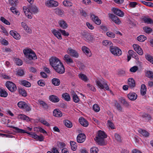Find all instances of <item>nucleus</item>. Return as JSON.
Segmentation results:
<instances>
[{
    "label": "nucleus",
    "mask_w": 153,
    "mask_h": 153,
    "mask_svg": "<svg viewBox=\"0 0 153 153\" xmlns=\"http://www.w3.org/2000/svg\"><path fill=\"white\" fill-rule=\"evenodd\" d=\"M8 127L10 128H13L15 130V131L17 133H27L31 135V137L36 140L40 141H42L44 140V136L41 134L39 136L38 135L35 133L33 132H30L23 129H20L17 127L13 126H8Z\"/></svg>",
    "instance_id": "nucleus-1"
},
{
    "label": "nucleus",
    "mask_w": 153,
    "mask_h": 153,
    "mask_svg": "<svg viewBox=\"0 0 153 153\" xmlns=\"http://www.w3.org/2000/svg\"><path fill=\"white\" fill-rule=\"evenodd\" d=\"M23 53L26 57L29 60H35L37 59L35 52L31 49L24 50Z\"/></svg>",
    "instance_id": "nucleus-2"
},
{
    "label": "nucleus",
    "mask_w": 153,
    "mask_h": 153,
    "mask_svg": "<svg viewBox=\"0 0 153 153\" xmlns=\"http://www.w3.org/2000/svg\"><path fill=\"white\" fill-rule=\"evenodd\" d=\"M109 50L111 53L114 55L119 56L122 53L121 50L118 47L115 46L113 45L110 46Z\"/></svg>",
    "instance_id": "nucleus-3"
},
{
    "label": "nucleus",
    "mask_w": 153,
    "mask_h": 153,
    "mask_svg": "<svg viewBox=\"0 0 153 153\" xmlns=\"http://www.w3.org/2000/svg\"><path fill=\"white\" fill-rule=\"evenodd\" d=\"M63 59L68 65L72 67H74L75 65L74 62L70 56L68 54L65 55Z\"/></svg>",
    "instance_id": "nucleus-4"
},
{
    "label": "nucleus",
    "mask_w": 153,
    "mask_h": 153,
    "mask_svg": "<svg viewBox=\"0 0 153 153\" xmlns=\"http://www.w3.org/2000/svg\"><path fill=\"white\" fill-rule=\"evenodd\" d=\"M81 35L82 38L87 41H91L93 40V36L87 32H82Z\"/></svg>",
    "instance_id": "nucleus-5"
},
{
    "label": "nucleus",
    "mask_w": 153,
    "mask_h": 153,
    "mask_svg": "<svg viewBox=\"0 0 153 153\" xmlns=\"http://www.w3.org/2000/svg\"><path fill=\"white\" fill-rule=\"evenodd\" d=\"M6 86L8 89L12 92H15L17 90V87L15 84L10 81H7L6 83Z\"/></svg>",
    "instance_id": "nucleus-6"
},
{
    "label": "nucleus",
    "mask_w": 153,
    "mask_h": 153,
    "mask_svg": "<svg viewBox=\"0 0 153 153\" xmlns=\"http://www.w3.org/2000/svg\"><path fill=\"white\" fill-rule=\"evenodd\" d=\"M49 61L51 65L53 68L61 63L59 59L56 57H51Z\"/></svg>",
    "instance_id": "nucleus-7"
},
{
    "label": "nucleus",
    "mask_w": 153,
    "mask_h": 153,
    "mask_svg": "<svg viewBox=\"0 0 153 153\" xmlns=\"http://www.w3.org/2000/svg\"><path fill=\"white\" fill-rule=\"evenodd\" d=\"M17 105L20 108L24 109L27 111L31 110L30 107L25 102L20 101L18 102Z\"/></svg>",
    "instance_id": "nucleus-8"
},
{
    "label": "nucleus",
    "mask_w": 153,
    "mask_h": 153,
    "mask_svg": "<svg viewBox=\"0 0 153 153\" xmlns=\"http://www.w3.org/2000/svg\"><path fill=\"white\" fill-rule=\"evenodd\" d=\"M53 69L56 72L60 74H63L65 72V69L64 66L62 63L57 66H55L53 68Z\"/></svg>",
    "instance_id": "nucleus-9"
},
{
    "label": "nucleus",
    "mask_w": 153,
    "mask_h": 153,
    "mask_svg": "<svg viewBox=\"0 0 153 153\" xmlns=\"http://www.w3.org/2000/svg\"><path fill=\"white\" fill-rule=\"evenodd\" d=\"M90 18L93 22L97 25H100L101 23V21L98 17L92 13H90Z\"/></svg>",
    "instance_id": "nucleus-10"
},
{
    "label": "nucleus",
    "mask_w": 153,
    "mask_h": 153,
    "mask_svg": "<svg viewBox=\"0 0 153 153\" xmlns=\"http://www.w3.org/2000/svg\"><path fill=\"white\" fill-rule=\"evenodd\" d=\"M112 11L114 13L119 16L122 17L124 16V13L123 12L117 8H112Z\"/></svg>",
    "instance_id": "nucleus-11"
},
{
    "label": "nucleus",
    "mask_w": 153,
    "mask_h": 153,
    "mask_svg": "<svg viewBox=\"0 0 153 153\" xmlns=\"http://www.w3.org/2000/svg\"><path fill=\"white\" fill-rule=\"evenodd\" d=\"M105 138H95V140L98 144L101 146H105L107 143V142Z\"/></svg>",
    "instance_id": "nucleus-12"
},
{
    "label": "nucleus",
    "mask_w": 153,
    "mask_h": 153,
    "mask_svg": "<svg viewBox=\"0 0 153 153\" xmlns=\"http://www.w3.org/2000/svg\"><path fill=\"white\" fill-rule=\"evenodd\" d=\"M109 17L115 23L118 25H119L120 24L121 21L120 19L115 15L112 14H110L109 15Z\"/></svg>",
    "instance_id": "nucleus-13"
},
{
    "label": "nucleus",
    "mask_w": 153,
    "mask_h": 153,
    "mask_svg": "<svg viewBox=\"0 0 153 153\" xmlns=\"http://www.w3.org/2000/svg\"><path fill=\"white\" fill-rule=\"evenodd\" d=\"M133 48L134 50L140 55H142L143 54V51L140 47L138 45L134 44L133 45Z\"/></svg>",
    "instance_id": "nucleus-14"
},
{
    "label": "nucleus",
    "mask_w": 153,
    "mask_h": 153,
    "mask_svg": "<svg viewBox=\"0 0 153 153\" xmlns=\"http://www.w3.org/2000/svg\"><path fill=\"white\" fill-rule=\"evenodd\" d=\"M86 139V136L84 134L81 133L78 135L77 137V141L79 143L84 142Z\"/></svg>",
    "instance_id": "nucleus-15"
},
{
    "label": "nucleus",
    "mask_w": 153,
    "mask_h": 153,
    "mask_svg": "<svg viewBox=\"0 0 153 153\" xmlns=\"http://www.w3.org/2000/svg\"><path fill=\"white\" fill-rule=\"evenodd\" d=\"M68 52H69L70 55L73 57L77 58L79 56V55L77 52L71 48H68Z\"/></svg>",
    "instance_id": "nucleus-16"
},
{
    "label": "nucleus",
    "mask_w": 153,
    "mask_h": 153,
    "mask_svg": "<svg viewBox=\"0 0 153 153\" xmlns=\"http://www.w3.org/2000/svg\"><path fill=\"white\" fill-rule=\"evenodd\" d=\"M46 4L48 6L50 7H56L58 5V3L57 1L52 0L47 1Z\"/></svg>",
    "instance_id": "nucleus-17"
},
{
    "label": "nucleus",
    "mask_w": 153,
    "mask_h": 153,
    "mask_svg": "<svg viewBox=\"0 0 153 153\" xmlns=\"http://www.w3.org/2000/svg\"><path fill=\"white\" fill-rule=\"evenodd\" d=\"M96 83L98 87L101 89L104 88V85L105 82L103 80L100 79H97L96 81Z\"/></svg>",
    "instance_id": "nucleus-18"
},
{
    "label": "nucleus",
    "mask_w": 153,
    "mask_h": 153,
    "mask_svg": "<svg viewBox=\"0 0 153 153\" xmlns=\"http://www.w3.org/2000/svg\"><path fill=\"white\" fill-rule=\"evenodd\" d=\"M58 23L59 26L64 29L67 28L68 27V25L66 21L62 19L59 20L58 22Z\"/></svg>",
    "instance_id": "nucleus-19"
},
{
    "label": "nucleus",
    "mask_w": 153,
    "mask_h": 153,
    "mask_svg": "<svg viewBox=\"0 0 153 153\" xmlns=\"http://www.w3.org/2000/svg\"><path fill=\"white\" fill-rule=\"evenodd\" d=\"M127 97L129 100L132 101L135 100L137 98V95L134 92H130L127 95Z\"/></svg>",
    "instance_id": "nucleus-20"
},
{
    "label": "nucleus",
    "mask_w": 153,
    "mask_h": 153,
    "mask_svg": "<svg viewBox=\"0 0 153 153\" xmlns=\"http://www.w3.org/2000/svg\"><path fill=\"white\" fill-rule=\"evenodd\" d=\"M80 124L85 127H87L88 125V122L83 117H81L79 119Z\"/></svg>",
    "instance_id": "nucleus-21"
},
{
    "label": "nucleus",
    "mask_w": 153,
    "mask_h": 153,
    "mask_svg": "<svg viewBox=\"0 0 153 153\" xmlns=\"http://www.w3.org/2000/svg\"><path fill=\"white\" fill-rule=\"evenodd\" d=\"M52 32L58 39H62L61 33L59 31L54 29L52 30Z\"/></svg>",
    "instance_id": "nucleus-22"
},
{
    "label": "nucleus",
    "mask_w": 153,
    "mask_h": 153,
    "mask_svg": "<svg viewBox=\"0 0 153 153\" xmlns=\"http://www.w3.org/2000/svg\"><path fill=\"white\" fill-rule=\"evenodd\" d=\"M107 135L105 133L102 131H99L98 133V136L95 137V138H106Z\"/></svg>",
    "instance_id": "nucleus-23"
},
{
    "label": "nucleus",
    "mask_w": 153,
    "mask_h": 153,
    "mask_svg": "<svg viewBox=\"0 0 153 153\" xmlns=\"http://www.w3.org/2000/svg\"><path fill=\"white\" fill-rule=\"evenodd\" d=\"M128 83L129 87L132 88L135 86V82L134 79L132 78H129L128 80Z\"/></svg>",
    "instance_id": "nucleus-24"
},
{
    "label": "nucleus",
    "mask_w": 153,
    "mask_h": 153,
    "mask_svg": "<svg viewBox=\"0 0 153 153\" xmlns=\"http://www.w3.org/2000/svg\"><path fill=\"white\" fill-rule=\"evenodd\" d=\"M49 99L51 101L53 102H58L59 100V97L54 95L50 96L49 97Z\"/></svg>",
    "instance_id": "nucleus-25"
},
{
    "label": "nucleus",
    "mask_w": 153,
    "mask_h": 153,
    "mask_svg": "<svg viewBox=\"0 0 153 153\" xmlns=\"http://www.w3.org/2000/svg\"><path fill=\"white\" fill-rule=\"evenodd\" d=\"M10 33L15 39L19 40L20 39V35L16 32H14L13 30L10 31Z\"/></svg>",
    "instance_id": "nucleus-26"
},
{
    "label": "nucleus",
    "mask_w": 153,
    "mask_h": 153,
    "mask_svg": "<svg viewBox=\"0 0 153 153\" xmlns=\"http://www.w3.org/2000/svg\"><path fill=\"white\" fill-rule=\"evenodd\" d=\"M21 25L23 28L28 33H32V30L29 27L27 26V25L25 23L22 22Z\"/></svg>",
    "instance_id": "nucleus-27"
},
{
    "label": "nucleus",
    "mask_w": 153,
    "mask_h": 153,
    "mask_svg": "<svg viewBox=\"0 0 153 153\" xmlns=\"http://www.w3.org/2000/svg\"><path fill=\"white\" fill-rule=\"evenodd\" d=\"M30 12L31 14L36 13L38 12L37 7L34 5H32L29 7Z\"/></svg>",
    "instance_id": "nucleus-28"
},
{
    "label": "nucleus",
    "mask_w": 153,
    "mask_h": 153,
    "mask_svg": "<svg viewBox=\"0 0 153 153\" xmlns=\"http://www.w3.org/2000/svg\"><path fill=\"white\" fill-rule=\"evenodd\" d=\"M53 114L54 116L57 117H60L62 116L61 111L58 109H56L53 110Z\"/></svg>",
    "instance_id": "nucleus-29"
},
{
    "label": "nucleus",
    "mask_w": 153,
    "mask_h": 153,
    "mask_svg": "<svg viewBox=\"0 0 153 153\" xmlns=\"http://www.w3.org/2000/svg\"><path fill=\"white\" fill-rule=\"evenodd\" d=\"M51 82L52 84L54 86H58L60 84V82L59 79L57 78H54L51 80Z\"/></svg>",
    "instance_id": "nucleus-30"
},
{
    "label": "nucleus",
    "mask_w": 153,
    "mask_h": 153,
    "mask_svg": "<svg viewBox=\"0 0 153 153\" xmlns=\"http://www.w3.org/2000/svg\"><path fill=\"white\" fill-rule=\"evenodd\" d=\"M139 132L143 136L147 137H148L149 135V133L146 131L140 129L138 130Z\"/></svg>",
    "instance_id": "nucleus-31"
},
{
    "label": "nucleus",
    "mask_w": 153,
    "mask_h": 153,
    "mask_svg": "<svg viewBox=\"0 0 153 153\" xmlns=\"http://www.w3.org/2000/svg\"><path fill=\"white\" fill-rule=\"evenodd\" d=\"M55 13L58 15L62 17L64 15V11L59 8H56L55 10Z\"/></svg>",
    "instance_id": "nucleus-32"
},
{
    "label": "nucleus",
    "mask_w": 153,
    "mask_h": 153,
    "mask_svg": "<svg viewBox=\"0 0 153 153\" xmlns=\"http://www.w3.org/2000/svg\"><path fill=\"white\" fill-rule=\"evenodd\" d=\"M146 87L144 84H142L141 87L140 93L142 95H144L146 93Z\"/></svg>",
    "instance_id": "nucleus-33"
},
{
    "label": "nucleus",
    "mask_w": 153,
    "mask_h": 153,
    "mask_svg": "<svg viewBox=\"0 0 153 153\" xmlns=\"http://www.w3.org/2000/svg\"><path fill=\"white\" fill-rule=\"evenodd\" d=\"M143 20L146 23L150 24H153V20L149 18L144 17L143 18Z\"/></svg>",
    "instance_id": "nucleus-34"
},
{
    "label": "nucleus",
    "mask_w": 153,
    "mask_h": 153,
    "mask_svg": "<svg viewBox=\"0 0 153 153\" xmlns=\"http://www.w3.org/2000/svg\"><path fill=\"white\" fill-rule=\"evenodd\" d=\"M18 118L23 120H25L27 121H30V118L24 114L19 115Z\"/></svg>",
    "instance_id": "nucleus-35"
},
{
    "label": "nucleus",
    "mask_w": 153,
    "mask_h": 153,
    "mask_svg": "<svg viewBox=\"0 0 153 153\" xmlns=\"http://www.w3.org/2000/svg\"><path fill=\"white\" fill-rule=\"evenodd\" d=\"M82 50L88 56L90 57L91 56L90 53L89 52V49L88 48L85 46L82 48Z\"/></svg>",
    "instance_id": "nucleus-36"
},
{
    "label": "nucleus",
    "mask_w": 153,
    "mask_h": 153,
    "mask_svg": "<svg viewBox=\"0 0 153 153\" xmlns=\"http://www.w3.org/2000/svg\"><path fill=\"white\" fill-rule=\"evenodd\" d=\"M63 123L68 128H71L73 126L72 123L68 120L64 121Z\"/></svg>",
    "instance_id": "nucleus-37"
},
{
    "label": "nucleus",
    "mask_w": 153,
    "mask_h": 153,
    "mask_svg": "<svg viewBox=\"0 0 153 153\" xmlns=\"http://www.w3.org/2000/svg\"><path fill=\"white\" fill-rule=\"evenodd\" d=\"M20 84L27 87H29L31 86L30 83L28 81L25 80L20 81Z\"/></svg>",
    "instance_id": "nucleus-38"
},
{
    "label": "nucleus",
    "mask_w": 153,
    "mask_h": 153,
    "mask_svg": "<svg viewBox=\"0 0 153 153\" xmlns=\"http://www.w3.org/2000/svg\"><path fill=\"white\" fill-rule=\"evenodd\" d=\"M8 95V94L4 89L0 88V96L1 97H5Z\"/></svg>",
    "instance_id": "nucleus-39"
},
{
    "label": "nucleus",
    "mask_w": 153,
    "mask_h": 153,
    "mask_svg": "<svg viewBox=\"0 0 153 153\" xmlns=\"http://www.w3.org/2000/svg\"><path fill=\"white\" fill-rule=\"evenodd\" d=\"M38 102L40 105L42 106L43 108L46 109H48V106L45 102L42 100H39Z\"/></svg>",
    "instance_id": "nucleus-40"
},
{
    "label": "nucleus",
    "mask_w": 153,
    "mask_h": 153,
    "mask_svg": "<svg viewBox=\"0 0 153 153\" xmlns=\"http://www.w3.org/2000/svg\"><path fill=\"white\" fill-rule=\"evenodd\" d=\"M120 100L121 103L124 105L126 107H128L129 106V103L126 101V100L123 97H121L120 99Z\"/></svg>",
    "instance_id": "nucleus-41"
},
{
    "label": "nucleus",
    "mask_w": 153,
    "mask_h": 153,
    "mask_svg": "<svg viewBox=\"0 0 153 153\" xmlns=\"http://www.w3.org/2000/svg\"><path fill=\"white\" fill-rule=\"evenodd\" d=\"M146 77L150 78L153 79V72L150 71H147L145 72Z\"/></svg>",
    "instance_id": "nucleus-42"
},
{
    "label": "nucleus",
    "mask_w": 153,
    "mask_h": 153,
    "mask_svg": "<svg viewBox=\"0 0 153 153\" xmlns=\"http://www.w3.org/2000/svg\"><path fill=\"white\" fill-rule=\"evenodd\" d=\"M63 99L67 101H69L71 100L70 95L67 93L63 94L62 95Z\"/></svg>",
    "instance_id": "nucleus-43"
},
{
    "label": "nucleus",
    "mask_w": 153,
    "mask_h": 153,
    "mask_svg": "<svg viewBox=\"0 0 153 153\" xmlns=\"http://www.w3.org/2000/svg\"><path fill=\"white\" fill-rule=\"evenodd\" d=\"M102 43L104 45L107 47H110L113 45L111 42L108 40H104L102 41Z\"/></svg>",
    "instance_id": "nucleus-44"
},
{
    "label": "nucleus",
    "mask_w": 153,
    "mask_h": 153,
    "mask_svg": "<svg viewBox=\"0 0 153 153\" xmlns=\"http://www.w3.org/2000/svg\"><path fill=\"white\" fill-rule=\"evenodd\" d=\"M72 95L73 101L74 102L77 103L79 102V99L76 93L73 94Z\"/></svg>",
    "instance_id": "nucleus-45"
},
{
    "label": "nucleus",
    "mask_w": 153,
    "mask_h": 153,
    "mask_svg": "<svg viewBox=\"0 0 153 153\" xmlns=\"http://www.w3.org/2000/svg\"><path fill=\"white\" fill-rule=\"evenodd\" d=\"M143 29L144 32L146 33H150L152 31V29L148 26L144 27Z\"/></svg>",
    "instance_id": "nucleus-46"
},
{
    "label": "nucleus",
    "mask_w": 153,
    "mask_h": 153,
    "mask_svg": "<svg viewBox=\"0 0 153 153\" xmlns=\"http://www.w3.org/2000/svg\"><path fill=\"white\" fill-rule=\"evenodd\" d=\"M70 143L72 150L73 151L76 150L77 149L76 143L75 142L70 141Z\"/></svg>",
    "instance_id": "nucleus-47"
},
{
    "label": "nucleus",
    "mask_w": 153,
    "mask_h": 153,
    "mask_svg": "<svg viewBox=\"0 0 153 153\" xmlns=\"http://www.w3.org/2000/svg\"><path fill=\"white\" fill-rule=\"evenodd\" d=\"M146 39V38L144 35H141L137 37V39L140 42H142Z\"/></svg>",
    "instance_id": "nucleus-48"
},
{
    "label": "nucleus",
    "mask_w": 153,
    "mask_h": 153,
    "mask_svg": "<svg viewBox=\"0 0 153 153\" xmlns=\"http://www.w3.org/2000/svg\"><path fill=\"white\" fill-rule=\"evenodd\" d=\"M115 106L116 107L117 110L119 111H122L123 108L121 106L120 104L117 102H116L115 103Z\"/></svg>",
    "instance_id": "nucleus-49"
},
{
    "label": "nucleus",
    "mask_w": 153,
    "mask_h": 153,
    "mask_svg": "<svg viewBox=\"0 0 153 153\" xmlns=\"http://www.w3.org/2000/svg\"><path fill=\"white\" fill-rule=\"evenodd\" d=\"M79 77L81 79L85 82H86L88 80V78L87 76L83 74H79Z\"/></svg>",
    "instance_id": "nucleus-50"
},
{
    "label": "nucleus",
    "mask_w": 153,
    "mask_h": 153,
    "mask_svg": "<svg viewBox=\"0 0 153 153\" xmlns=\"http://www.w3.org/2000/svg\"><path fill=\"white\" fill-rule=\"evenodd\" d=\"M19 91L20 94L22 96L26 97L27 96V94L26 91L22 88H20L19 90Z\"/></svg>",
    "instance_id": "nucleus-51"
},
{
    "label": "nucleus",
    "mask_w": 153,
    "mask_h": 153,
    "mask_svg": "<svg viewBox=\"0 0 153 153\" xmlns=\"http://www.w3.org/2000/svg\"><path fill=\"white\" fill-rule=\"evenodd\" d=\"M39 121L47 126H50V124L45 120L42 118H40L39 119Z\"/></svg>",
    "instance_id": "nucleus-52"
},
{
    "label": "nucleus",
    "mask_w": 153,
    "mask_h": 153,
    "mask_svg": "<svg viewBox=\"0 0 153 153\" xmlns=\"http://www.w3.org/2000/svg\"><path fill=\"white\" fill-rule=\"evenodd\" d=\"M146 58L148 61L153 64V57L152 56L147 54L146 55Z\"/></svg>",
    "instance_id": "nucleus-53"
},
{
    "label": "nucleus",
    "mask_w": 153,
    "mask_h": 153,
    "mask_svg": "<svg viewBox=\"0 0 153 153\" xmlns=\"http://www.w3.org/2000/svg\"><path fill=\"white\" fill-rule=\"evenodd\" d=\"M63 4L65 7H71L72 5V4L70 1H65L63 2Z\"/></svg>",
    "instance_id": "nucleus-54"
},
{
    "label": "nucleus",
    "mask_w": 153,
    "mask_h": 153,
    "mask_svg": "<svg viewBox=\"0 0 153 153\" xmlns=\"http://www.w3.org/2000/svg\"><path fill=\"white\" fill-rule=\"evenodd\" d=\"M107 126L108 127L110 128L111 129L115 128L114 124L109 120L107 121Z\"/></svg>",
    "instance_id": "nucleus-55"
},
{
    "label": "nucleus",
    "mask_w": 153,
    "mask_h": 153,
    "mask_svg": "<svg viewBox=\"0 0 153 153\" xmlns=\"http://www.w3.org/2000/svg\"><path fill=\"white\" fill-rule=\"evenodd\" d=\"M0 20L5 24L9 25L10 23L7 20H6L4 17H1L0 19Z\"/></svg>",
    "instance_id": "nucleus-56"
},
{
    "label": "nucleus",
    "mask_w": 153,
    "mask_h": 153,
    "mask_svg": "<svg viewBox=\"0 0 153 153\" xmlns=\"http://www.w3.org/2000/svg\"><path fill=\"white\" fill-rule=\"evenodd\" d=\"M98 151V149L96 147H92L90 149L91 153H97Z\"/></svg>",
    "instance_id": "nucleus-57"
},
{
    "label": "nucleus",
    "mask_w": 153,
    "mask_h": 153,
    "mask_svg": "<svg viewBox=\"0 0 153 153\" xmlns=\"http://www.w3.org/2000/svg\"><path fill=\"white\" fill-rule=\"evenodd\" d=\"M93 109L95 111L97 112L99 111L100 110V108L97 104H95L93 105Z\"/></svg>",
    "instance_id": "nucleus-58"
},
{
    "label": "nucleus",
    "mask_w": 153,
    "mask_h": 153,
    "mask_svg": "<svg viewBox=\"0 0 153 153\" xmlns=\"http://www.w3.org/2000/svg\"><path fill=\"white\" fill-rule=\"evenodd\" d=\"M142 117L143 118H146L149 120H151L152 119L150 115L146 113L143 114Z\"/></svg>",
    "instance_id": "nucleus-59"
},
{
    "label": "nucleus",
    "mask_w": 153,
    "mask_h": 153,
    "mask_svg": "<svg viewBox=\"0 0 153 153\" xmlns=\"http://www.w3.org/2000/svg\"><path fill=\"white\" fill-rule=\"evenodd\" d=\"M106 34L107 36L108 37L112 38H114L115 36L114 33L111 31L107 32Z\"/></svg>",
    "instance_id": "nucleus-60"
},
{
    "label": "nucleus",
    "mask_w": 153,
    "mask_h": 153,
    "mask_svg": "<svg viewBox=\"0 0 153 153\" xmlns=\"http://www.w3.org/2000/svg\"><path fill=\"white\" fill-rule=\"evenodd\" d=\"M10 10L11 12L14 14H16V15H19V13L18 11L14 7H12L10 8Z\"/></svg>",
    "instance_id": "nucleus-61"
},
{
    "label": "nucleus",
    "mask_w": 153,
    "mask_h": 153,
    "mask_svg": "<svg viewBox=\"0 0 153 153\" xmlns=\"http://www.w3.org/2000/svg\"><path fill=\"white\" fill-rule=\"evenodd\" d=\"M80 14L81 15L84 17H86L87 16V14L86 12L82 9L79 10Z\"/></svg>",
    "instance_id": "nucleus-62"
},
{
    "label": "nucleus",
    "mask_w": 153,
    "mask_h": 153,
    "mask_svg": "<svg viewBox=\"0 0 153 153\" xmlns=\"http://www.w3.org/2000/svg\"><path fill=\"white\" fill-rule=\"evenodd\" d=\"M16 64L18 65H22V61L20 59L16 58L15 59Z\"/></svg>",
    "instance_id": "nucleus-63"
},
{
    "label": "nucleus",
    "mask_w": 153,
    "mask_h": 153,
    "mask_svg": "<svg viewBox=\"0 0 153 153\" xmlns=\"http://www.w3.org/2000/svg\"><path fill=\"white\" fill-rule=\"evenodd\" d=\"M114 137L115 138L116 140L118 142H121V137L120 136L116 133L114 134Z\"/></svg>",
    "instance_id": "nucleus-64"
}]
</instances>
